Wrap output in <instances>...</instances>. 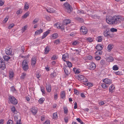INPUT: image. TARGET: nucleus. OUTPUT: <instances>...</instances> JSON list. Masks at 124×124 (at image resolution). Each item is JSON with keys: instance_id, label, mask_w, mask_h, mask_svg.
I'll list each match as a JSON object with an SVG mask.
<instances>
[{"instance_id": "nucleus-1", "label": "nucleus", "mask_w": 124, "mask_h": 124, "mask_svg": "<svg viewBox=\"0 0 124 124\" xmlns=\"http://www.w3.org/2000/svg\"><path fill=\"white\" fill-rule=\"evenodd\" d=\"M106 22L111 25H116L120 23L124 20V18L121 16H109L106 18Z\"/></svg>"}, {"instance_id": "nucleus-2", "label": "nucleus", "mask_w": 124, "mask_h": 124, "mask_svg": "<svg viewBox=\"0 0 124 124\" xmlns=\"http://www.w3.org/2000/svg\"><path fill=\"white\" fill-rule=\"evenodd\" d=\"M22 68L24 71H27L28 69V61L25 59L24 60L22 63Z\"/></svg>"}, {"instance_id": "nucleus-3", "label": "nucleus", "mask_w": 124, "mask_h": 124, "mask_svg": "<svg viewBox=\"0 0 124 124\" xmlns=\"http://www.w3.org/2000/svg\"><path fill=\"white\" fill-rule=\"evenodd\" d=\"M8 99L10 102L14 105H16L17 104V101L16 99L13 96L11 95L9 96Z\"/></svg>"}, {"instance_id": "nucleus-4", "label": "nucleus", "mask_w": 124, "mask_h": 124, "mask_svg": "<svg viewBox=\"0 0 124 124\" xmlns=\"http://www.w3.org/2000/svg\"><path fill=\"white\" fill-rule=\"evenodd\" d=\"M66 8V10L68 13H70L72 11L73 8L68 3H65L64 4Z\"/></svg>"}, {"instance_id": "nucleus-5", "label": "nucleus", "mask_w": 124, "mask_h": 124, "mask_svg": "<svg viewBox=\"0 0 124 124\" xmlns=\"http://www.w3.org/2000/svg\"><path fill=\"white\" fill-rule=\"evenodd\" d=\"M0 68L2 70H4L5 68V64L3 59L0 57Z\"/></svg>"}, {"instance_id": "nucleus-6", "label": "nucleus", "mask_w": 124, "mask_h": 124, "mask_svg": "<svg viewBox=\"0 0 124 124\" xmlns=\"http://www.w3.org/2000/svg\"><path fill=\"white\" fill-rule=\"evenodd\" d=\"M110 31L109 30V29H106V30L104 31L103 33V34L105 37H111V34L110 33Z\"/></svg>"}, {"instance_id": "nucleus-7", "label": "nucleus", "mask_w": 124, "mask_h": 124, "mask_svg": "<svg viewBox=\"0 0 124 124\" xmlns=\"http://www.w3.org/2000/svg\"><path fill=\"white\" fill-rule=\"evenodd\" d=\"M80 30L81 33H83L84 34H86L88 31V30H87V28L84 26H82L80 29Z\"/></svg>"}, {"instance_id": "nucleus-8", "label": "nucleus", "mask_w": 124, "mask_h": 124, "mask_svg": "<svg viewBox=\"0 0 124 124\" xmlns=\"http://www.w3.org/2000/svg\"><path fill=\"white\" fill-rule=\"evenodd\" d=\"M103 81L105 84L110 85L112 83V80L111 79L106 78L103 80Z\"/></svg>"}, {"instance_id": "nucleus-9", "label": "nucleus", "mask_w": 124, "mask_h": 124, "mask_svg": "<svg viewBox=\"0 0 124 124\" xmlns=\"http://www.w3.org/2000/svg\"><path fill=\"white\" fill-rule=\"evenodd\" d=\"M63 69L65 73L67 75H68L70 73V68L67 66H66L64 67Z\"/></svg>"}, {"instance_id": "nucleus-10", "label": "nucleus", "mask_w": 124, "mask_h": 124, "mask_svg": "<svg viewBox=\"0 0 124 124\" xmlns=\"http://www.w3.org/2000/svg\"><path fill=\"white\" fill-rule=\"evenodd\" d=\"M36 58L35 56L32 57L31 59V65H32V67L34 66L36 64Z\"/></svg>"}, {"instance_id": "nucleus-11", "label": "nucleus", "mask_w": 124, "mask_h": 124, "mask_svg": "<svg viewBox=\"0 0 124 124\" xmlns=\"http://www.w3.org/2000/svg\"><path fill=\"white\" fill-rule=\"evenodd\" d=\"M5 52L6 54L7 55H10L12 53V49L11 48H8V49L5 50Z\"/></svg>"}, {"instance_id": "nucleus-12", "label": "nucleus", "mask_w": 124, "mask_h": 124, "mask_svg": "<svg viewBox=\"0 0 124 124\" xmlns=\"http://www.w3.org/2000/svg\"><path fill=\"white\" fill-rule=\"evenodd\" d=\"M103 46L101 44H98L96 46V48L98 50H101L103 48Z\"/></svg>"}, {"instance_id": "nucleus-13", "label": "nucleus", "mask_w": 124, "mask_h": 124, "mask_svg": "<svg viewBox=\"0 0 124 124\" xmlns=\"http://www.w3.org/2000/svg\"><path fill=\"white\" fill-rule=\"evenodd\" d=\"M85 77L83 75H79L77 77V79L78 80L80 81H82V80H83Z\"/></svg>"}, {"instance_id": "nucleus-14", "label": "nucleus", "mask_w": 124, "mask_h": 124, "mask_svg": "<svg viewBox=\"0 0 124 124\" xmlns=\"http://www.w3.org/2000/svg\"><path fill=\"white\" fill-rule=\"evenodd\" d=\"M50 30H48L45 32L42 37V39H44L50 33Z\"/></svg>"}, {"instance_id": "nucleus-15", "label": "nucleus", "mask_w": 124, "mask_h": 124, "mask_svg": "<svg viewBox=\"0 0 124 124\" xmlns=\"http://www.w3.org/2000/svg\"><path fill=\"white\" fill-rule=\"evenodd\" d=\"M31 111L33 114L35 115L37 112V108H36L33 107L31 110Z\"/></svg>"}, {"instance_id": "nucleus-16", "label": "nucleus", "mask_w": 124, "mask_h": 124, "mask_svg": "<svg viewBox=\"0 0 124 124\" xmlns=\"http://www.w3.org/2000/svg\"><path fill=\"white\" fill-rule=\"evenodd\" d=\"M115 87L114 86V85L112 84L109 87V92H111V93L113 92L115 90Z\"/></svg>"}, {"instance_id": "nucleus-17", "label": "nucleus", "mask_w": 124, "mask_h": 124, "mask_svg": "<svg viewBox=\"0 0 124 124\" xmlns=\"http://www.w3.org/2000/svg\"><path fill=\"white\" fill-rule=\"evenodd\" d=\"M46 86V89L48 92H49L51 91V85L50 84H48Z\"/></svg>"}, {"instance_id": "nucleus-18", "label": "nucleus", "mask_w": 124, "mask_h": 124, "mask_svg": "<svg viewBox=\"0 0 124 124\" xmlns=\"http://www.w3.org/2000/svg\"><path fill=\"white\" fill-rule=\"evenodd\" d=\"M43 31L42 29H40L39 30H37L35 32V34L36 35H38L40 34Z\"/></svg>"}, {"instance_id": "nucleus-19", "label": "nucleus", "mask_w": 124, "mask_h": 124, "mask_svg": "<svg viewBox=\"0 0 124 124\" xmlns=\"http://www.w3.org/2000/svg\"><path fill=\"white\" fill-rule=\"evenodd\" d=\"M96 65L94 63H92L90 65V69L93 70L96 67Z\"/></svg>"}, {"instance_id": "nucleus-20", "label": "nucleus", "mask_w": 124, "mask_h": 124, "mask_svg": "<svg viewBox=\"0 0 124 124\" xmlns=\"http://www.w3.org/2000/svg\"><path fill=\"white\" fill-rule=\"evenodd\" d=\"M65 96V92L64 91H62L61 92V98L62 99H64Z\"/></svg>"}, {"instance_id": "nucleus-21", "label": "nucleus", "mask_w": 124, "mask_h": 124, "mask_svg": "<svg viewBox=\"0 0 124 124\" xmlns=\"http://www.w3.org/2000/svg\"><path fill=\"white\" fill-rule=\"evenodd\" d=\"M100 63L102 66H105L107 65V63L104 60H102L101 61Z\"/></svg>"}, {"instance_id": "nucleus-22", "label": "nucleus", "mask_w": 124, "mask_h": 124, "mask_svg": "<svg viewBox=\"0 0 124 124\" xmlns=\"http://www.w3.org/2000/svg\"><path fill=\"white\" fill-rule=\"evenodd\" d=\"M113 48V45L111 44H109L108 46L107 49L108 52H110Z\"/></svg>"}, {"instance_id": "nucleus-23", "label": "nucleus", "mask_w": 124, "mask_h": 124, "mask_svg": "<svg viewBox=\"0 0 124 124\" xmlns=\"http://www.w3.org/2000/svg\"><path fill=\"white\" fill-rule=\"evenodd\" d=\"M10 58V56L7 55H4L3 56V58L4 60L6 61H8Z\"/></svg>"}, {"instance_id": "nucleus-24", "label": "nucleus", "mask_w": 124, "mask_h": 124, "mask_svg": "<svg viewBox=\"0 0 124 124\" xmlns=\"http://www.w3.org/2000/svg\"><path fill=\"white\" fill-rule=\"evenodd\" d=\"M49 51V48L48 46L46 47L45 49L44 53L45 54H47Z\"/></svg>"}, {"instance_id": "nucleus-25", "label": "nucleus", "mask_w": 124, "mask_h": 124, "mask_svg": "<svg viewBox=\"0 0 124 124\" xmlns=\"http://www.w3.org/2000/svg\"><path fill=\"white\" fill-rule=\"evenodd\" d=\"M68 57V54H63L62 56V59L64 61H65V60Z\"/></svg>"}, {"instance_id": "nucleus-26", "label": "nucleus", "mask_w": 124, "mask_h": 124, "mask_svg": "<svg viewBox=\"0 0 124 124\" xmlns=\"http://www.w3.org/2000/svg\"><path fill=\"white\" fill-rule=\"evenodd\" d=\"M11 110L15 114L17 113V111L16 110V109L14 107H13L11 108Z\"/></svg>"}, {"instance_id": "nucleus-27", "label": "nucleus", "mask_w": 124, "mask_h": 124, "mask_svg": "<svg viewBox=\"0 0 124 124\" xmlns=\"http://www.w3.org/2000/svg\"><path fill=\"white\" fill-rule=\"evenodd\" d=\"M71 20L69 19H66L64 20V22L66 25L70 23Z\"/></svg>"}, {"instance_id": "nucleus-28", "label": "nucleus", "mask_w": 124, "mask_h": 124, "mask_svg": "<svg viewBox=\"0 0 124 124\" xmlns=\"http://www.w3.org/2000/svg\"><path fill=\"white\" fill-rule=\"evenodd\" d=\"M77 12L78 14H85L84 12V11L82 10H78L77 11Z\"/></svg>"}, {"instance_id": "nucleus-29", "label": "nucleus", "mask_w": 124, "mask_h": 124, "mask_svg": "<svg viewBox=\"0 0 124 124\" xmlns=\"http://www.w3.org/2000/svg\"><path fill=\"white\" fill-rule=\"evenodd\" d=\"M58 37V35L57 33H55L52 35V37L53 39H55L57 38Z\"/></svg>"}, {"instance_id": "nucleus-30", "label": "nucleus", "mask_w": 124, "mask_h": 124, "mask_svg": "<svg viewBox=\"0 0 124 124\" xmlns=\"http://www.w3.org/2000/svg\"><path fill=\"white\" fill-rule=\"evenodd\" d=\"M29 11H28L26 12L22 16V18H26L29 15Z\"/></svg>"}, {"instance_id": "nucleus-31", "label": "nucleus", "mask_w": 124, "mask_h": 124, "mask_svg": "<svg viewBox=\"0 0 124 124\" xmlns=\"http://www.w3.org/2000/svg\"><path fill=\"white\" fill-rule=\"evenodd\" d=\"M107 60L109 62H112L114 60V59L112 57H109L107 58Z\"/></svg>"}, {"instance_id": "nucleus-32", "label": "nucleus", "mask_w": 124, "mask_h": 124, "mask_svg": "<svg viewBox=\"0 0 124 124\" xmlns=\"http://www.w3.org/2000/svg\"><path fill=\"white\" fill-rule=\"evenodd\" d=\"M102 53V52L101 50H98L95 53V54H96L98 55H101Z\"/></svg>"}, {"instance_id": "nucleus-33", "label": "nucleus", "mask_w": 124, "mask_h": 124, "mask_svg": "<svg viewBox=\"0 0 124 124\" xmlns=\"http://www.w3.org/2000/svg\"><path fill=\"white\" fill-rule=\"evenodd\" d=\"M26 75V73H23L21 74V79H24L25 76Z\"/></svg>"}, {"instance_id": "nucleus-34", "label": "nucleus", "mask_w": 124, "mask_h": 124, "mask_svg": "<svg viewBox=\"0 0 124 124\" xmlns=\"http://www.w3.org/2000/svg\"><path fill=\"white\" fill-rule=\"evenodd\" d=\"M28 26L27 25H26L25 26H23L22 29V31H23V32L25 30L27 29Z\"/></svg>"}, {"instance_id": "nucleus-35", "label": "nucleus", "mask_w": 124, "mask_h": 124, "mask_svg": "<svg viewBox=\"0 0 124 124\" xmlns=\"http://www.w3.org/2000/svg\"><path fill=\"white\" fill-rule=\"evenodd\" d=\"M45 100V99L44 98H41L39 101V102L40 104H41L43 103V101Z\"/></svg>"}, {"instance_id": "nucleus-36", "label": "nucleus", "mask_w": 124, "mask_h": 124, "mask_svg": "<svg viewBox=\"0 0 124 124\" xmlns=\"http://www.w3.org/2000/svg\"><path fill=\"white\" fill-rule=\"evenodd\" d=\"M79 43V42L78 41L76 40L73 42L72 43V45L73 46H76Z\"/></svg>"}, {"instance_id": "nucleus-37", "label": "nucleus", "mask_w": 124, "mask_h": 124, "mask_svg": "<svg viewBox=\"0 0 124 124\" xmlns=\"http://www.w3.org/2000/svg\"><path fill=\"white\" fill-rule=\"evenodd\" d=\"M102 36H99L97 38L98 41V42H101L102 41Z\"/></svg>"}, {"instance_id": "nucleus-38", "label": "nucleus", "mask_w": 124, "mask_h": 124, "mask_svg": "<svg viewBox=\"0 0 124 124\" xmlns=\"http://www.w3.org/2000/svg\"><path fill=\"white\" fill-rule=\"evenodd\" d=\"M67 65L68 66V67L70 68L72 67V64L71 62L68 61H67Z\"/></svg>"}, {"instance_id": "nucleus-39", "label": "nucleus", "mask_w": 124, "mask_h": 124, "mask_svg": "<svg viewBox=\"0 0 124 124\" xmlns=\"http://www.w3.org/2000/svg\"><path fill=\"white\" fill-rule=\"evenodd\" d=\"M119 69L118 67H117V66L116 65H115L113 67V70H118Z\"/></svg>"}, {"instance_id": "nucleus-40", "label": "nucleus", "mask_w": 124, "mask_h": 124, "mask_svg": "<svg viewBox=\"0 0 124 124\" xmlns=\"http://www.w3.org/2000/svg\"><path fill=\"white\" fill-rule=\"evenodd\" d=\"M46 10L47 12L50 13H53L54 12V10H53L52 9V8L47 9Z\"/></svg>"}, {"instance_id": "nucleus-41", "label": "nucleus", "mask_w": 124, "mask_h": 124, "mask_svg": "<svg viewBox=\"0 0 124 124\" xmlns=\"http://www.w3.org/2000/svg\"><path fill=\"white\" fill-rule=\"evenodd\" d=\"M112 32H116L117 31V30L116 28H112L110 30Z\"/></svg>"}, {"instance_id": "nucleus-42", "label": "nucleus", "mask_w": 124, "mask_h": 124, "mask_svg": "<svg viewBox=\"0 0 124 124\" xmlns=\"http://www.w3.org/2000/svg\"><path fill=\"white\" fill-rule=\"evenodd\" d=\"M57 112H55L53 114V119H55L57 117Z\"/></svg>"}, {"instance_id": "nucleus-43", "label": "nucleus", "mask_w": 124, "mask_h": 124, "mask_svg": "<svg viewBox=\"0 0 124 124\" xmlns=\"http://www.w3.org/2000/svg\"><path fill=\"white\" fill-rule=\"evenodd\" d=\"M102 87L104 89L107 88L108 86V85H107L103 83L101 85Z\"/></svg>"}, {"instance_id": "nucleus-44", "label": "nucleus", "mask_w": 124, "mask_h": 124, "mask_svg": "<svg viewBox=\"0 0 124 124\" xmlns=\"http://www.w3.org/2000/svg\"><path fill=\"white\" fill-rule=\"evenodd\" d=\"M63 110L64 113L65 114H67L68 113V111L67 108V107L63 108Z\"/></svg>"}, {"instance_id": "nucleus-45", "label": "nucleus", "mask_w": 124, "mask_h": 124, "mask_svg": "<svg viewBox=\"0 0 124 124\" xmlns=\"http://www.w3.org/2000/svg\"><path fill=\"white\" fill-rule=\"evenodd\" d=\"M39 21V19L38 18H35L33 21V23L35 24L37 23Z\"/></svg>"}, {"instance_id": "nucleus-46", "label": "nucleus", "mask_w": 124, "mask_h": 124, "mask_svg": "<svg viewBox=\"0 0 124 124\" xmlns=\"http://www.w3.org/2000/svg\"><path fill=\"white\" fill-rule=\"evenodd\" d=\"M29 8V6L27 4V3H25V4L24 9H28Z\"/></svg>"}, {"instance_id": "nucleus-47", "label": "nucleus", "mask_w": 124, "mask_h": 124, "mask_svg": "<svg viewBox=\"0 0 124 124\" xmlns=\"http://www.w3.org/2000/svg\"><path fill=\"white\" fill-rule=\"evenodd\" d=\"M9 77L10 78H12L14 76V73L13 72H9Z\"/></svg>"}, {"instance_id": "nucleus-48", "label": "nucleus", "mask_w": 124, "mask_h": 124, "mask_svg": "<svg viewBox=\"0 0 124 124\" xmlns=\"http://www.w3.org/2000/svg\"><path fill=\"white\" fill-rule=\"evenodd\" d=\"M57 57L56 55H53V56L51 57V59L52 60H54L57 59Z\"/></svg>"}, {"instance_id": "nucleus-49", "label": "nucleus", "mask_w": 124, "mask_h": 124, "mask_svg": "<svg viewBox=\"0 0 124 124\" xmlns=\"http://www.w3.org/2000/svg\"><path fill=\"white\" fill-rule=\"evenodd\" d=\"M76 120L81 124H84V123L79 118H77Z\"/></svg>"}, {"instance_id": "nucleus-50", "label": "nucleus", "mask_w": 124, "mask_h": 124, "mask_svg": "<svg viewBox=\"0 0 124 124\" xmlns=\"http://www.w3.org/2000/svg\"><path fill=\"white\" fill-rule=\"evenodd\" d=\"M22 13V11L21 9H19L16 12V13L17 15H19L21 14Z\"/></svg>"}, {"instance_id": "nucleus-51", "label": "nucleus", "mask_w": 124, "mask_h": 124, "mask_svg": "<svg viewBox=\"0 0 124 124\" xmlns=\"http://www.w3.org/2000/svg\"><path fill=\"white\" fill-rule=\"evenodd\" d=\"M14 25L15 24L14 23L11 24L8 27V29H10L12 28Z\"/></svg>"}, {"instance_id": "nucleus-52", "label": "nucleus", "mask_w": 124, "mask_h": 124, "mask_svg": "<svg viewBox=\"0 0 124 124\" xmlns=\"http://www.w3.org/2000/svg\"><path fill=\"white\" fill-rule=\"evenodd\" d=\"M13 121L11 120H9L7 122V124H13Z\"/></svg>"}, {"instance_id": "nucleus-53", "label": "nucleus", "mask_w": 124, "mask_h": 124, "mask_svg": "<svg viewBox=\"0 0 124 124\" xmlns=\"http://www.w3.org/2000/svg\"><path fill=\"white\" fill-rule=\"evenodd\" d=\"M55 44L56 45H57L60 42V40L58 39L56 40L54 42Z\"/></svg>"}, {"instance_id": "nucleus-54", "label": "nucleus", "mask_w": 124, "mask_h": 124, "mask_svg": "<svg viewBox=\"0 0 124 124\" xmlns=\"http://www.w3.org/2000/svg\"><path fill=\"white\" fill-rule=\"evenodd\" d=\"M86 85L89 87H91L93 86V84L91 83H88L86 84Z\"/></svg>"}, {"instance_id": "nucleus-55", "label": "nucleus", "mask_w": 124, "mask_h": 124, "mask_svg": "<svg viewBox=\"0 0 124 124\" xmlns=\"http://www.w3.org/2000/svg\"><path fill=\"white\" fill-rule=\"evenodd\" d=\"M101 57L100 56H97L95 57V59L97 60H99L100 59Z\"/></svg>"}, {"instance_id": "nucleus-56", "label": "nucleus", "mask_w": 124, "mask_h": 124, "mask_svg": "<svg viewBox=\"0 0 124 124\" xmlns=\"http://www.w3.org/2000/svg\"><path fill=\"white\" fill-rule=\"evenodd\" d=\"M77 20L79 21H80L81 22H83V20L82 18L78 17L77 18Z\"/></svg>"}, {"instance_id": "nucleus-57", "label": "nucleus", "mask_w": 124, "mask_h": 124, "mask_svg": "<svg viewBox=\"0 0 124 124\" xmlns=\"http://www.w3.org/2000/svg\"><path fill=\"white\" fill-rule=\"evenodd\" d=\"M60 29L62 30H64V25L63 24H62L61 26L59 28V29Z\"/></svg>"}, {"instance_id": "nucleus-58", "label": "nucleus", "mask_w": 124, "mask_h": 124, "mask_svg": "<svg viewBox=\"0 0 124 124\" xmlns=\"http://www.w3.org/2000/svg\"><path fill=\"white\" fill-rule=\"evenodd\" d=\"M121 119H122V120H119V119H117L115 120H114V121L115 122H122L123 121V119L122 118H121Z\"/></svg>"}, {"instance_id": "nucleus-59", "label": "nucleus", "mask_w": 124, "mask_h": 124, "mask_svg": "<svg viewBox=\"0 0 124 124\" xmlns=\"http://www.w3.org/2000/svg\"><path fill=\"white\" fill-rule=\"evenodd\" d=\"M56 73L55 72H53L51 74V77H54Z\"/></svg>"}, {"instance_id": "nucleus-60", "label": "nucleus", "mask_w": 124, "mask_h": 124, "mask_svg": "<svg viewBox=\"0 0 124 124\" xmlns=\"http://www.w3.org/2000/svg\"><path fill=\"white\" fill-rule=\"evenodd\" d=\"M93 57L92 56L89 55L87 57V58L89 60H91L92 59Z\"/></svg>"}, {"instance_id": "nucleus-61", "label": "nucleus", "mask_w": 124, "mask_h": 124, "mask_svg": "<svg viewBox=\"0 0 124 124\" xmlns=\"http://www.w3.org/2000/svg\"><path fill=\"white\" fill-rule=\"evenodd\" d=\"M21 50L22 51V53H23L24 52L25 50L24 46H22L21 47Z\"/></svg>"}, {"instance_id": "nucleus-62", "label": "nucleus", "mask_w": 124, "mask_h": 124, "mask_svg": "<svg viewBox=\"0 0 124 124\" xmlns=\"http://www.w3.org/2000/svg\"><path fill=\"white\" fill-rule=\"evenodd\" d=\"M87 79L86 77H85L84 78V79L82 80V82H87Z\"/></svg>"}, {"instance_id": "nucleus-63", "label": "nucleus", "mask_w": 124, "mask_h": 124, "mask_svg": "<svg viewBox=\"0 0 124 124\" xmlns=\"http://www.w3.org/2000/svg\"><path fill=\"white\" fill-rule=\"evenodd\" d=\"M54 97L55 100L57 99V93H55Z\"/></svg>"}, {"instance_id": "nucleus-64", "label": "nucleus", "mask_w": 124, "mask_h": 124, "mask_svg": "<svg viewBox=\"0 0 124 124\" xmlns=\"http://www.w3.org/2000/svg\"><path fill=\"white\" fill-rule=\"evenodd\" d=\"M74 93L77 95H78L79 94V93L78 91L77 90H74Z\"/></svg>"}]
</instances>
